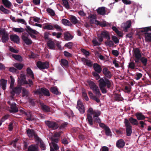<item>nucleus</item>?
Instances as JSON below:
<instances>
[{
    "instance_id": "obj_14",
    "label": "nucleus",
    "mask_w": 151,
    "mask_h": 151,
    "mask_svg": "<svg viewBox=\"0 0 151 151\" xmlns=\"http://www.w3.org/2000/svg\"><path fill=\"white\" fill-rule=\"evenodd\" d=\"M10 38L11 40L14 43L19 44V38L18 36L16 35H10Z\"/></svg>"
},
{
    "instance_id": "obj_23",
    "label": "nucleus",
    "mask_w": 151,
    "mask_h": 151,
    "mask_svg": "<svg viewBox=\"0 0 151 151\" xmlns=\"http://www.w3.org/2000/svg\"><path fill=\"white\" fill-rule=\"evenodd\" d=\"M38 146L37 145H32L29 146L28 151H38Z\"/></svg>"
},
{
    "instance_id": "obj_18",
    "label": "nucleus",
    "mask_w": 151,
    "mask_h": 151,
    "mask_svg": "<svg viewBox=\"0 0 151 151\" xmlns=\"http://www.w3.org/2000/svg\"><path fill=\"white\" fill-rule=\"evenodd\" d=\"M47 45L49 48L50 49H54L55 47V42L52 39L49 40L47 42Z\"/></svg>"
},
{
    "instance_id": "obj_31",
    "label": "nucleus",
    "mask_w": 151,
    "mask_h": 151,
    "mask_svg": "<svg viewBox=\"0 0 151 151\" xmlns=\"http://www.w3.org/2000/svg\"><path fill=\"white\" fill-rule=\"evenodd\" d=\"M43 27V29H47L48 30H53L54 29L53 26L50 24L45 23Z\"/></svg>"
},
{
    "instance_id": "obj_60",
    "label": "nucleus",
    "mask_w": 151,
    "mask_h": 151,
    "mask_svg": "<svg viewBox=\"0 0 151 151\" xmlns=\"http://www.w3.org/2000/svg\"><path fill=\"white\" fill-rule=\"evenodd\" d=\"M28 94V91L25 88H24L22 90V96H27Z\"/></svg>"
},
{
    "instance_id": "obj_17",
    "label": "nucleus",
    "mask_w": 151,
    "mask_h": 151,
    "mask_svg": "<svg viewBox=\"0 0 151 151\" xmlns=\"http://www.w3.org/2000/svg\"><path fill=\"white\" fill-rule=\"evenodd\" d=\"M93 68L95 71L98 73H101L102 71L101 66L97 63L93 64Z\"/></svg>"
},
{
    "instance_id": "obj_29",
    "label": "nucleus",
    "mask_w": 151,
    "mask_h": 151,
    "mask_svg": "<svg viewBox=\"0 0 151 151\" xmlns=\"http://www.w3.org/2000/svg\"><path fill=\"white\" fill-rule=\"evenodd\" d=\"M42 93L45 96H50L49 91L48 89L45 88H41Z\"/></svg>"
},
{
    "instance_id": "obj_36",
    "label": "nucleus",
    "mask_w": 151,
    "mask_h": 151,
    "mask_svg": "<svg viewBox=\"0 0 151 151\" xmlns=\"http://www.w3.org/2000/svg\"><path fill=\"white\" fill-rule=\"evenodd\" d=\"M64 38L65 40H69L72 38V36L69 33H65L64 34Z\"/></svg>"
},
{
    "instance_id": "obj_5",
    "label": "nucleus",
    "mask_w": 151,
    "mask_h": 151,
    "mask_svg": "<svg viewBox=\"0 0 151 151\" xmlns=\"http://www.w3.org/2000/svg\"><path fill=\"white\" fill-rule=\"evenodd\" d=\"M37 67L40 70L48 69L49 67V63L47 61L42 62L38 61L36 64Z\"/></svg>"
},
{
    "instance_id": "obj_50",
    "label": "nucleus",
    "mask_w": 151,
    "mask_h": 151,
    "mask_svg": "<svg viewBox=\"0 0 151 151\" xmlns=\"http://www.w3.org/2000/svg\"><path fill=\"white\" fill-rule=\"evenodd\" d=\"M105 43L107 46H109V47H112L114 45V44L111 40H109L105 42Z\"/></svg>"
},
{
    "instance_id": "obj_58",
    "label": "nucleus",
    "mask_w": 151,
    "mask_h": 151,
    "mask_svg": "<svg viewBox=\"0 0 151 151\" xmlns=\"http://www.w3.org/2000/svg\"><path fill=\"white\" fill-rule=\"evenodd\" d=\"M131 86H126L124 88V91L126 92H127L128 93H130L131 91Z\"/></svg>"
},
{
    "instance_id": "obj_46",
    "label": "nucleus",
    "mask_w": 151,
    "mask_h": 151,
    "mask_svg": "<svg viewBox=\"0 0 151 151\" xmlns=\"http://www.w3.org/2000/svg\"><path fill=\"white\" fill-rule=\"evenodd\" d=\"M46 11L51 16H54L55 15V14L54 11L51 9L48 8L47 9Z\"/></svg>"
},
{
    "instance_id": "obj_10",
    "label": "nucleus",
    "mask_w": 151,
    "mask_h": 151,
    "mask_svg": "<svg viewBox=\"0 0 151 151\" xmlns=\"http://www.w3.org/2000/svg\"><path fill=\"white\" fill-rule=\"evenodd\" d=\"M45 124L49 128L53 129H57L59 127L58 124L55 122L47 121L45 122Z\"/></svg>"
},
{
    "instance_id": "obj_6",
    "label": "nucleus",
    "mask_w": 151,
    "mask_h": 151,
    "mask_svg": "<svg viewBox=\"0 0 151 151\" xmlns=\"http://www.w3.org/2000/svg\"><path fill=\"white\" fill-rule=\"evenodd\" d=\"M26 27L27 29H25L26 31L28 33L29 35L32 39H37L36 36L32 34L35 35H37L39 33L38 32L35 30L32 29L29 26H27Z\"/></svg>"
},
{
    "instance_id": "obj_27",
    "label": "nucleus",
    "mask_w": 151,
    "mask_h": 151,
    "mask_svg": "<svg viewBox=\"0 0 151 151\" xmlns=\"http://www.w3.org/2000/svg\"><path fill=\"white\" fill-rule=\"evenodd\" d=\"M41 107L42 110L45 112H49L50 111V107L43 104H41Z\"/></svg>"
},
{
    "instance_id": "obj_56",
    "label": "nucleus",
    "mask_w": 151,
    "mask_h": 151,
    "mask_svg": "<svg viewBox=\"0 0 151 151\" xmlns=\"http://www.w3.org/2000/svg\"><path fill=\"white\" fill-rule=\"evenodd\" d=\"M111 39L115 44L118 43H119V40L116 37L114 36H112L111 37Z\"/></svg>"
},
{
    "instance_id": "obj_55",
    "label": "nucleus",
    "mask_w": 151,
    "mask_h": 151,
    "mask_svg": "<svg viewBox=\"0 0 151 151\" xmlns=\"http://www.w3.org/2000/svg\"><path fill=\"white\" fill-rule=\"evenodd\" d=\"M10 78L11 80V82L10 84V88H12L14 86L15 81L14 79L12 76H10Z\"/></svg>"
},
{
    "instance_id": "obj_33",
    "label": "nucleus",
    "mask_w": 151,
    "mask_h": 151,
    "mask_svg": "<svg viewBox=\"0 0 151 151\" xmlns=\"http://www.w3.org/2000/svg\"><path fill=\"white\" fill-rule=\"evenodd\" d=\"M27 132L28 135L30 138H31L33 136L35 135L34 131L32 129H27Z\"/></svg>"
},
{
    "instance_id": "obj_8",
    "label": "nucleus",
    "mask_w": 151,
    "mask_h": 151,
    "mask_svg": "<svg viewBox=\"0 0 151 151\" xmlns=\"http://www.w3.org/2000/svg\"><path fill=\"white\" fill-rule=\"evenodd\" d=\"M124 123L126 128L127 135L129 136L132 133V126L127 119H125Z\"/></svg>"
},
{
    "instance_id": "obj_38",
    "label": "nucleus",
    "mask_w": 151,
    "mask_h": 151,
    "mask_svg": "<svg viewBox=\"0 0 151 151\" xmlns=\"http://www.w3.org/2000/svg\"><path fill=\"white\" fill-rule=\"evenodd\" d=\"M61 21L62 23L65 25L71 26L72 25L70 22L66 19H62Z\"/></svg>"
},
{
    "instance_id": "obj_25",
    "label": "nucleus",
    "mask_w": 151,
    "mask_h": 151,
    "mask_svg": "<svg viewBox=\"0 0 151 151\" xmlns=\"http://www.w3.org/2000/svg\"><path fill=\"white\" fill-rule=\"evenodd\" d=\"M125 145V142L122 139L119 140L116 143V146L119 148H123Z\"/></svg>"
},
{
    "instance_id": "obj_9",
    "label": "nucleus",
    "mask_w": 151,
    "mask_h": 151,
    "mask_svg": "<svg viewBox=\"0 0 151 151\" xmlns=\"http://www.w3.org/2000/svg\"><path fill=\"white\" fill-rule=\"evenodd\" d=\"M1 35V40L4 43H6L9 39V35L4 30H0V36Z\"/></svg>"
},
{
    "instance_id": "obj_62",
    "label": "nucleus",
    "mask_w": 151,
    "mask_h": 151,
    "mask_svg": "<svg viewBox=\"0 0 151 151\" xmlns=\"http://www.w3.org/2000/svg\"><path fill=\"white\" fill-rule=\"evenodd\" d=\"M81 52L83 53V54L86 56H88L90 55V53L87 50H86L85 49H81Z\"/></svg>"
},
{
    "instance_id": "obj_21",
    "label": "nucleus",
    "mask_w": 151,
    "mask_h": 151,
    "mask_svg": "<svg viewBox=\"0 0 151 151\" xmlns=\"http://www.w3.org/2000/svg\"><path fill=\"white\" fill-rule=\"evenodd\" d=\"M27 76H29L32 79H34V76L32 70L29 68H28L26 69Z\"/></svg>"
},
{
    "instance_id": "obj_20",
    "label": "nucleus",
    "mask_w": 151,
    "mask_h": 151,
    "mask_svg": "<svg viewBox=\"0 0 151 151\" xmlns=\"http://www.w3.org/2000/svg\"><path fill=\"white\" fill-rule=\"evenodd\" d=\"M131 22L130 20H129L126 22L124 23V29L125 31L127 32L128 29L130 28L131 25Z\"/></svg>"
},
{
    "instance_id": "obj_28",
    "label": "nucleus",
    "mask_w": 151,
    "mask_h": 151,
    "mask_svg": "<svg viewBox=\"0 0 151 151\" xmlns=\"http://www.w3.org/2000/svg\"><path fill=\"white\" fill-rule=\"evenodd\" d=\"M144 36L146 41L151 42V32H145Z\"/></svg>"
},
{
    "instance_id": "obj_47",
    "label": "nucleus",
    "mask_w": 151,
    "mask_h": 151,
    "mask_svg": "<svg viewBox=\"0 0 151 151\" xmlns=\"http://www.w3.org/2000/svg\"><path fill=\"white\" fill-rule=\"evenodd\" d=\"M52 35L53 36H55L58 38H60L62 35V33L61 32H53L52 33Z\"/></svg>"
},
{
    "instance_id": "obj_26",
    "label": "nucleus",
    "mask_w": 151,
    "mask_h": 151,
    "mask_svg": "<svg viewBox=\"0 0 151 151\" xmlns=\"http://www.w3.org/2000/svg\"><path fill=\"white\" fill-rule=\"evenodd\" d=\"M101 35L103 37L105 38L107 40H110V39L109 33L108 32L106 31H104L101 32Z\"/></svg>"
},
{
    "instance_id": "obj_39",
    "label": "nucleus",
    "mask_w": 151,
    "mask_h": 151,
    "mask_svg": "<svg viewBox=\"0 0 151 151\" xmlns=\"http://www.w3.org/2000/svg\"><path fill=\"white\" fill-rule=\"evenodd\" d=\"M129 121L132 124L137 125L138 124V122L136 119L132 117H130L129 119Z\"/></svg>"
},
{
    "instance_id": "obj_24",
    "label": "nucleus",
    "mask_w": 151,
    "mask_h": 151,
    "mask_svg": "<svg viewBox=\"0 0 151 151\" xmlns=\"http://www.w3.org/2000/svg\"><path fill=\"white\" fill-rule=\"evenodd\" d=\"M10 111L12 112L16 113L18 111V109L15 103H12L11 104Z\"/></svg>"
},
{
    "instance_id": "obj_22",
    "label": "nucleus",
    "mask_w": 151,
    "mask_h": 151,
    "mask_svg": "<svg viewBox=\"0 0 151 151\" xmlns=\"http://www.w3.org/2000/svg\"><path fill=\"white\" fill-rule=\"evenodd\" d=\"M7 80L3 78L0 80V86H2V88L3 90L6 89Z\"/></svg>"
},
{
    "instance_id": "obj_51",
    "label": "nucleus",
    "mask_w": 151,
    "mask_h": 151,
    "mask_svg": "<svg viewBox=\"0 0 151 151\" xmlns=\"http://www.w3.org/2000/svg\"><path fill=\"white\" fill-rule=\"evenodd\" d=\"M73 45V43L72 42H69L68 43L65 44L64 45V46L66 47H67L69 49H72Z\"/></svg>"
},
{
    "instance_id": "obj_59",
    "label": "nucleus",
    "mask_w": 151,
    "mask_h": 151,
    "mask_svg": "<svg viewBox=\"0 0 151 151\" xmlns=\"http://www.w3.org/2000/svg\"><path fill=\"white\" fill-rule=\"evenodd\" d=\"M9 116V115L8 114H6L1 119L0 121V126L1 125L2 122H4L5 120L8 119Z\"/></svg>"
},
{
    "instance_id": "obj_54",
    "label": "nucleus",
    "mask_w": 151,
    "mask_h": 151,
    "mask_svg": "<svg viewBox=\"0 0 151 151\" xmlns=\"http://www.w3.org/2000/svg\"><path fill=\"white\" fill-rule=\"evenodd\" d=\"M136 116L138 120L144 119L145 118V116L142 114H136Z\"/></svg>"
},
{
    "instance_id": "obj_53",
    "label": "nucleus",
    "mask_w": 151,
    "mask_h": 151,
    "mask_svg": "<svg viewBox=\"0 0 151 151\" xmlns=\"http://www.w3.org/2000/svg\"><path fill=\"white\" fill-rule=\"evenodd\" d=\"M52 145L50 146V147L54 149L55 150H57L59 148V147L57 144L55 143H52Z\"/></svg>"
},
{
    "instance_id": "obj_44",
    "label": "nucleus",
    "mask_w": 151,
    "mask_h": 151,
    "mask_svg": "<svg viewBox=\"0 0 151 151\" xmlns=\"http://www.w3.org/2000/svg\"><path fill=\"white\" fill-rule=\"evenodd\" d=\"M141 62L145 66H146L147 64V59L145 57H141L140 60Z\"/></svg>"
},
{
    "instance_id": "obj_64",
    "label": "nucleus",
    "mask_w": 151,
    "mask_h": 151,
    "mask_svg": "<svg viewBox=\"0 0 151 151\" xmlns=\"http://www.w3.org/2000/svg\"><path fill=\"white\" fill-rule=\"evenodd\" d=\"M136 76H137V77L136 78V79L137 80H138L142 77V74L140 73H137L136 74Z\"/></svg>"
},
{
    "instance_id": "obj_42",
    "label": "nucleus",
    "mask_w": 151,
    "mask_h": 151,
    "mask_svg": "<svg viewBox=\"0 0 151 151\" xmlns=\"http://www.w3.org/2000/svg\"><path fill=\"white\" fill-rule=\"evenodd\" d=\"M12 57L15 60L19 62H21L22 60V58L21 56L19 55L13 54Z\"/></svg>"
},
{
    "instance_id": "obj_49",
    "label": "nucleus",
    "mask_w": 151,
    "mask_h": 151,
    "mask_svg": "<svg viewBox=\"0 0 151 151\" xmlns=\"http://www.w3.org/2000/svg\"><path fill=\"white\" fill-rule=\"evenodd\" d=\"M62 1L64 6L66 9H69L70 6L68 0H63Z\"/></svg>"
},
{
    "instance_id": "obj_61",
    "label": "nucleus",
    "mask_w": 151,
    "mask_h": 151,
    "mask_svg": "<svg viewBox=\"0 0 151 151\" xmlns=\"http://www.w3.org/2000/svg\"><path fill=\"white\" fill-rule=\"evenodd\" d=\"M87 113H100L99 112H97L93 110V109L90 107L87 111Z\"/></svg>"
},
{
    "instance_id": "obj_2",
    "label": "nucleus",
    "mask_w": 151,
    "mask_h": 151,
    "mask_svg": "<svg viewBox=\"0 0 151 151\" xmlns=\"http://www.w3.org/2000/svg\"><path fill=\"white\" fill-rule=\"evenodd\" d=\"M87 82L90 88L93 90V92L98 96H100L101 94L100 93L98 87L93 82L88 80Z\"/></svg>"
},
{
    "instance_id": "obj_48",
    "label": "nucleus",
    "mask_w": 151,
    "mask_h": 151,
    "mask_svg": "<svg viewBox=\"0 0 151 151\" xmlns=\"http://www.w3.org/2000/svg\"><path fill=\"white\" fill-rule=\"evenodd\" d=\"M53 28H55L57 31L62 32L63 30L61 27L57 24H55L53 25Z\"/></svg>"
},
{
    "instance_id": "obj_7",
    "label": "nucleus",
    "mask_w": 151,
    "mask_h": 151,
    "mask_svg": "<svg viewBox=\"0 0 151 151\" xmlns=\"http://www.w3.org/2000/svg\"><path fill=\"white\" fill-rule=\"evenodd\" d=\"M12 89L10 93L11 95V97L13 98L15 94H19L21 92V87L20 86H17L15 87L14 86L12 88H10Z\"/></svg>"
},
{
    "instance_id": "obj_34",
    "label": "nucleus",
    "mask_w": 151,
    "mask_h": 151,
    "mask_svg": "<svg viewBox=\"0 0 151 151\" xmlns=\"http://www.w3.org/2000/svg\"><path fill=\"white\" fill-rule=\"evenodd\" d=\"M114 96V99L115 101H122L123 99L120 94L115 93Z\"/></svg>"
},
{
    "instance_id": "obj_3",
    "label": "nucleus",
    "mask_w": 151,
    "mask_h": 151,
    "mask_svg": "<svg viewBox=\"0 0 151 151\" xmlns=\"http://www.w3.org/2000/svg\"><path fill=\"white\" fill-rule=\"evenodd\" d=\"M93 117L94 121L95 122L99 123L100 122V120L98 116H99V114H88L87 115V119L89 124L91 125H93V121L92 115Z\"/></svg>"
},
{
    "instance_id": "obj_1",
    "label": "nucleus",
    "mask_w": 151,
    "mask_h": 151,
    "mask_svg": "<svg viewBox=\"0 0 151 151\" xmlns=\"http://www.w3.org/2000/svg\"><path fill=\"white\" fill-rule=\"evenodd\" d=\"M99 86L101 92L103 93H105L107 92L106 88H105L106 87L107 88L109 89L112 87V81L108 79L105 78H101L98 81Z\"/></svg>"
},
{
    "instance_id": "obj_32",
    "label": "nucleus",
    "mask_w": 151,
    "mask_h": 151,
    "mask_svg": "<svg viewBox=\"0 0 151 151\" xmlns=\"http://www.w3.org/2000/svg\"><path fill=\"white\" fill-rule=\"evenodd\" d=\"M50 91L53 94L56 95H59L61 93H59L57 87H51L50 89Z\"/></svg>"
},
{
    "instance_id": "obj_37",
    "label": "nucleus",
    "mask_w": 151,
    "mask_h": 151,
    "mask_svg": "<svg viewBox=\"0 0 151 151\" xmlns=\"http://www.w3.org/2000/svg\"><path fill=\"white\" fill-rule=\"evenodd\" d=\"M2 1L3 4L6 7L9 8L11 6V3L8 0H2Z\"/></svg>"
},
{
    "instance_id": "obj_43",
    "label": "nucleus",
    "mask_w": 151,
    "mask_h": 151,
    "mask_svg": "<svg viewBox=\"0 0 151 151\" xmlns=\"http://www.w3.org/2000/svg\"><path fill=\"white\" fill-rule=\"evenodd\" d=\"M18 82L21 85L28 84V82L26 80V78L21 79L20 80H18Z\"/></svg>"
},
{
    "instance_id": "obj_11",
    "label": "nucleus",
    "mask_w": 151,
    "mask_h": 151,
    "mask_svg": "<svg viewBox=\"0 0 151 151\" xmlns=\"http://www.w3.org/2000/svg\"><path fill=\"white\" fill-rule=\"evenodd\" d=\"M77 108L81 113H84L85 112L84 106L80 100L78 101Z\"/></svg>"
},
{
    "instance_id": "obj_63",
    "label": "nucleus",
    "mask_w": 151,
    "mask_h": 151,
    "mask_svg": "<svg viewBox=\"0 0 151 151\" xmlns=\"http://www.w3.org/2000/svg\"><path fill=\"white\" fill-rule=\"evenodd\" d=\"M64 55L66 57H71L72 56V55L71 54L69 53V52L66 51L64 52Z\"/></svg>"
},
{
    "instance_id": "obj_45",
    "label": "nucleus",
    "mask_w": 151,
    "mask_h": 151,
    "mask_svg": "<svg viewBox=\"0 0 151 151\" xmlns=\"http://www.w3.org/2000/svg\"><path fill=\"white\" fill-rule=\"evenodd\" d=\"M50 35L49 32H46L44 33V38L46 41L47 40H51V39L49 37V36Z\"/></svg>"
},
{
    "instance_id": "obj_13",
    "label": "nucleus",
    "mask_w": 151,
    "mask_h": 151,
    "mask_svg": "<svg viewBox=\"0 0 151 151\" xmlns=\"http://www.w3.org/2000/svg\"><path fill=\"white\" fill-rule=\"evenodd\" d=\"M106 8L105 7L102 6L99 7L96 10L97 13L99 14L104 15L108 14L106 13V10L105 9Z\"/></svg>"
},
{
    "instance_id": "obj_12",
    "label": "nucleus",
    "mask_w": 151,
    "mask_h": 151,
    "mask_svg": "<svg viewBox=\"0 0 151 151\" xmlns=\"http://www.w3.org/2000/svg\"><path fill=\"white\" fill-rule=\"evenodd\" d=\"M102 72L106 77H104V79L106 78L110 79L112 77L111 73L109 69L106 67H104L103 69Z\"/></svg>"
},
{
    "instance_id": "obj_35",
    "label": "nucleus",
    "mask_w": 151,
    "mask_h": 151,
    "mask_svg": "<svg viewBox=\"0 0 151 151\" xmlns=\"http://www.w3.org/2000/svg\"><path fill=\"white\" fill-rule=\"evenodd\" d=\"M12 30L14 32L20 33L24 32L25 30L22 27L19 28L14 27L12 28Z\"/></svg>"
},
{
    "instance_id": "obj_30",
    "label": "nucleus",
    "mask_w": 151,
    "mask_h": 151,
    "mask_svg": "<svg viewBox=\"0 0 151 151\" xmlns=\"http://www.w3.org/2000/svg\"><path fill=\"white\" fill-rule=\"evenodd\" d=\"M69 19L71 22H71L73 24H76L78 23V20L74 16L72 15L70 17Z\"/></svg>"
},
{
    "instance_id": "obj_40",
    "label": "nucleus",
    "mask_w": 151,
    "mask_h": 151,
    "mask_svg": "<svg viewBox=\"0 0 151 151\" xmlns=\"http://www.w3.org/2000/svg\"><path fill=\"white\" fill-rule=\"evenodd\" d=\"M0 10L3 12L5 14H8L10 13V11L9 10L5 8L2 5H1L0 7Z\"/></svg>"
},
{
    "instance_id": "obj_19",
    "label": "nucleus",
    "mask_w": 151,
    "mask_h": 151,
    "mask_svg": "<svg viewBox=\"0 0 151 151\" xmlns=\"http://www.w3.org/2000/svg\"><path fill=\"white\" fill-rule=\"evenodd\" d=\"M60 65L63 67L67 68L69 67L68 61L65 59H61L60 61Z\"/></svg>"
},
{
    "instance_id": "obj_41",
    "label": "nucleus",
    "mask_w": 151,
    "mask_h": 151,
    "mask_svg": "<svg viewBox=\"0 0 151 151\" xmlns=\"http://www.w3.org/2000/svg\"><path fill=\"white\" fill-rule=\"evenodd\" d=\"M14 66L18 69L21 70L23 68L24 65L20 63H17L14 64Z\"/></svg>"
},
{
    "instance_id": "obj_4",
    "label": "nucleus",
    "mask_w": 151,
    "mask_h": 151,
    "mask_svg": "<svg viewBox=\"0 0 151 151\" xmlns=\"http://www.w3.org/2000/svg\"><path fill=\"white\" fill-rule=\"evenodd\" d=\"M133 55L135 57L134 60L136 63H137L139 62L140 60L142 57L140 50L138 48H136L132 50Z\"/></svg>"
},
{
    "instance_id": "obj_15",
    "label": "nucleus",
    "mask_w": 151,
    "mask_h": 151,
    "mask_svg": "<svg viewBox=\"0 0 151 151\" xmlns=\"http://www.w3.org/2000/svg\"><path fill=\"white\" fill-rule=\"evenodd\" d=\"M81 60L83 64L85 65L90 67L92 66V62L90 60H88V59H86L84 58H82Z\"/></svg>"
},
{
    "instance_id": "obj_57",
    "label": "nucleus",
    "mask_w": 151,
    "mask_h": 151,
    "mask_svg": "<svg viewBox=\"0 0 151 151\" xmlns=\"http://www.w3.org/2000/svg\"><path fill=\"white\" fill-rule=\"evenodd\" d=\"M135 67V64L134 62H131L129 64L128 67L129 68L131 69H132L133 70L134 69Z\"/></svg>"
},
{
    "instance_id": "obj_16",
    "label": "nucleus",
    "mask_w": 151,
    "mask_h": 151,
    "mask_svg": "<svg viewBox=\"0 0 151 151\" xmlns=\"http://www.w3.org/2000/svg\"><path fill=\"white\" fill-rule=\"evenodd\" d=\"M22 38L23 41L27 45H29L32 43V40L28 38L27 37L25 36L24 35H22Z\"/></svg>"
},
{
    "instance_id": "obj_52",
    "label": "nucleus",
    "mask_w": 151,
    "mask_h": 151,
    "mask_svg": "<svg viewBox=\"0 0 151 151\" xmlns=\"http://www.w3.org/2000/svg\"><path fill=\"white\" fill-rule=\"evenodd\" d=\"M104 130H105L106 134L107 136H111L110 130L108 127H106Z\"/></svg>"
}]
</instances>
